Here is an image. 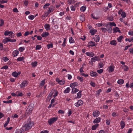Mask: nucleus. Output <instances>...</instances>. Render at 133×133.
<instances>
[{"label": "nucleus", "instance_id": "obj_1", "mask_svg": "<svg viewBox=\"0 0 133 133\" xmlns=\"http://www.w3.org/2000/svg\"><path fill=\"white\" fill-rule=\"evenodd\" d=\"M26 123L23 126L25 128V130H28L31 129L32 127L33 124L30 121H27L26 122Z\"/></svg>", "mask_w": 133, "mask_h": 133}, {"label": "nucleus", "instance_id": "obj_2", "mask_svg": "<svg viewBox=\"0 0 133 133\" xmlns=\"http://www.w3.org/2000/svg\"><path fill=\"white\" fill-rule=\"evenodd\" d=\"M4 34L5 36H7L9 35V36L11 37V38H13L14 37V35H13V34L14 35L12 31H9L7 30L5 32Z\"/></svg>", "mask_w": 133, "mask_h": 133}, {"label": "nucleus", "instance_id": "obj_3", "mask_svg": "<svg viewBox=\"0 0 133 133\" xmlns=\"http://www.w3.org/2000/svg\"><path fill=\"white\" fill-rule=\"evenodd\" d=\"M58 119V118L52 117L48 121V122L50 125H51L55 122Z\"/></svg>", "mask_w": 133, "mask_h": 133}, {"label": "nucleus", "instance_id": "obj_4", "mask_svg": "<svg viewBox=\"0 0 133 133\" xmlns=\"http://www.w3.org/2000/svg\"><path fill=\"white\" fill-rule=\"evenodd\" d=\"M56 81L61 85H63L65 83V81L64 80H60L59 78H57L56 80Z\"/></svg>", "mask_w": 133, "mask_h": 133}, {"label": "nucleus", "instance_id": "obj_5", "mask_svg": "<svg viewBox=\"0 0 133 133\" xmlns=\"http://www.w3.org/2000/svg\"><path fill=\"white\" fill-rule=\"evenodd\" d=\"M83 103V101L81 100H78V102L76 103H75V106L77 107H78L80 105H82Z\"/></svg>", "mask_w": 133, "mask_h": 133}, {"label": "nucleus", "instance_id": "obj_6", "mask_svg": "<svg viewBox=\"0 0 133 133\" xmlns=\"http://www.w3.org/2000/svg\"><path fill=\"white\" fill-rule=\"evenodd\" d=\"M27 81H24L20 85V87L21 88L25 87L27 85Z\"/></svg>", "mask_w": 133, "mask_h": 133}, {"label": "nucleus", "instance_id": "obj_7", "mask_svg": "<svg viewBox=\"0 0 133 133\" xmlns=\"http://www.w3.org/2000/svg\"><path fill=\"white\" fill-rule=\"evenodd\" d=\"M99 56H95L91 58V62H95L96 61H98L99 60Z\"/></svg>", "mask_w": 133, "mask_h": 133}, {"label": "nucleus", "instance_id": "obj_8", "mask_svg": "<svg viewBox=\"0 0 133 133\" xmlns=\"http://www.w3.org/2000/svg\"><path fill=\"white\" fill-rule=\"evenodd\" d=\"M106 27H108V29H107V31L108 32L110 33H111L112 32V27L111 26L109 25L108 24L106 25Z\"/></svg>", "mask_w": 133, "mask_h": 133}, {"label": "nucleus", "instance_id": "obj_9", "mask_svg": "<svg viewBox=\"0 0 133 133\" xmlns=\"http://www.w3.org/2000/svg\"><path fill=\"white\" fill-rule=\"evenodd\" d=\"M99 114V111L96 110L93 112V115L94 117H97L98 116Z\"/></svg>", "mask_w": 133, "mask_h": 133}, {"label": "nucleus", "instance_id": "obj_10", "mask_svg": "<svg viewBox=\"0 0 133 133\" xmlns=\"http://www.w3.org/2000/svg\"><path fill=\"white\" fill-rule=\"evenodd\" d=\"M21 73L20 72H17L16 71H15L12 73V75L15 77H16L18 75H20Z\"/></svg>", "mask_w": 133, "mask_h": 133}, {"label": "nucleus", "instance_id": "obj_11", "mask_svg": "<svg viewBox=\"0 0 133 133\" xmlns=\"http://www.w3.org/2000/svg\"><path fill=\"white\" fill-rule=\"evenodd\" d=\"M113 33H115L116 32H118L119 33L121 32L120 30H119V28L118 27H116L113 29Z\"/></svg>", "mask_w": 133, "mask_h": 133}, {"label": "nucleus", "instance_id": "obj_12", "mask_svg": "<svg viewBox=\"0 0 133 133\" xmlns=\"http://www.w3.org/2000/svg\"><path fill=\"white\" fill-rule=\"evenodd\" d=\"M90 75L92 77H96L98 76V74L96 72L93 71H91L90 72Z\"/></svg>", "mask_w": 133, "mask_h": 133}, {"label": "nucleus", "instance_id": "obj_13", "mask_svg": "<svg viewBox=\"0 0 133 133\" xmlns=\"http://www.w3.org/2000/svg\"><path fill=\"white\" fill-rule=\"evenodd\" d=\"M79 18L81 21L82 22L84 21L85 20V16L83 14H82L80 15Z\"/></svg>", "mask_w": 133, "mask_h": 133}, {"label": "nucleus", "instance_id": "obj_14", "mask_svg": "<svg viewBox=\"0 0 133 133\" xmlns=\"http://www.w3.org/2000/svg\"><path fill=\"white\" fill-rule=\"evenodd\" d=\"M86 54L87 56L92 57L95 55L94 53L93 52H87L86 53Z\"/></svg>", "mask_w": 133, "mask_h": 133}, {"label": "nucleus", "instance_id": "obj_15", "mask_svg": "<svg viewBox=\"0 0 133 133\" xmlns=\"http://www.w3.org/2000/svg\"><path fill=\"white\" fill-rule=\"evenodd\" d=\"M49 35V33L47 32H43L41 35V36L44 37H45L48 36Z\"/></svg>", "mask_w": 133, "mask_h": 133}, {"label": "nucleus", "instance_id": "obj_16", "mask_svg": "<svg viewBox=\"0 0 133 133\" xmlns=\"http://www.w3.org/2000/svg\"><path fill=\"white\" fill-rule=\"evenodd\" d=\"M101 118L98 117L96 118L93 121V123H98L100 122Z\"/></svg>", "mask_w": 133, "mask_h": 133}, {"label": "nucleus", "instance_id": "obj_17", "mask_svg": "<svg viewBox=\"0 0 133 133\" xmlns=\"http://www.w3.org/2000/svg\"><path fill=\"white\" fill-rule=\"evenodd\" d=\"M78 91L79 90L78 89L75 88H73L72 89L71 93L72 94L75 93Z\"/></svg>", "mask_w": 133, "mask_h": 133}, {"label": "nucleus", "instance_id": "obj_18", "mask_svg": "<svg viewBox=\"0 0 133 133\" xmlns=\"http://www.w3.org/2000/svg\"><path fill=\"white\" fill-rule=\"evenodd\" d=\"M8 42H9V39L8 38H6L3 39L2 41V42L4 44Z\"/></svg>", "mask_w": 133, "mask_h": 133}, {"label": "nucleus", "instance_id": "obj_19", "mask_svg": "<svg viewBox=\"0 0 133 133\" xmlns=\"http://www.w3.org/2000/svg\"><path fill=\"white\" fill-rule=\"evenodd\" d=\"M34 107V105L33 104H30L28 108L32 111Z\"/></svg>", "mask_w": 133, "mask_h": 133}, {"label": "nucleus", "instance_id": "obj_20", "mask_svg": "<svg viewBox=\"0 0 133 133\" xmlns=\"http://www.w3.org/2000/svg\"><path fill=\"white\" fill-rule=\"evenodd\" d=\"M19 53V52L17 50H15L14 51L13 53L12 54L14 55V57H15L17 56Z\"/></svg>", "mask_w": 133, "mask_h": 133}, {"label": "nucleus", "instance_id": "obj_21", "mask_svg": "<svg viewBox=\"0 0 133 133\" xmlns=\"http://www.w3.org/2000/svg\"><path fill=\"white\" fill-rule=\"evenodd\" d=\"M120 125H121V129H123L125 126V122L124 121H122L121 122Z\"/></svg>", "mask_w": 133, "mask_h": 133}, {"label": "nucleus", "instance_id": "obj_22", "mask_svg": "<svg viewBox=\"0 0 133 133\" xmlns=\"http://www.w3.org/2000/svg\"><path fill=\"white\" fill-rule=\"evenodd\" d=\"M99 124H97L93 125L92 126V130H95L96 128L98 126Z\"/></svg>", "mask_w": 133, "mask_h": 133}, {"label": "nucleus", "instance_id": "obj_23", "mask_svg": "<svg viewBox=\"0 0 133 133\" xmlns=\"http://www.w3.org/2000/svg\"><path fill=\"white\" fill-rule=\"evenodd\" d=\"M97 31V30H90V32L92 35H94L95 33Z\"/></svg>", "mask_w": 133, "mask_h": 133}, {"label": "nucleus", "instance_id": "obj_24", "mask_svg": "<svg viewBox=\"0 0 133 133\" xmlns=\"http://www.w3.org/2000/svg\"><path fill=\"white\" fill-rule=\"evenodd\" d=\"M110 44L111 45L115 46L117 43H116V41L115 40H113L110 42Z\"/></svg>", "mask_w": 133, "mask_h": 133}, {"label": "nucleus", "instance_id": "obj_25", "mask_svg": "<svg viewBox=\"0 0 133 133\" xmlns=\"http://www.w3.org/2000/svg\"><path fill=\"white\" fill-rule=\"evenodd\" d=\"M31 110L27 108L26 112V115H27V114H27L28 115H29L31 113Z\"/></svg>", "mask_w": 133, "mask_h": 133}, {"label": "nucleus", "instance_id": "obj_26", "mask_svg": "<svg viewBox=\"0 0 133 133\" xmlns=\"http://www.w3.org/2000/svg\"><path fill=\"white\" fill-rule=\"evenodd\" d=\"M86 8V7L85 6H82L80 8V10L82 12L84 11Z\"/></svg>", "mask_w": 133, "mask_h": 133}, {"label": "nucleus", "instance_id": "obj_27", "mask_svg": "<svg viewBox=\"0 0 133 133\" xmlns=\"http://www.w3.org/2000/svg\"><path fill=\"white\" fill-rule=\"evenodd\" d=\"M109 69V72H112L114 71V69L112 66H110L108 67Z\"/></svg>", "mask_w": 133, "mask_h": 133}, {"label": "nucleus", "instance_id": "obj_28", "mask_svg": "<svg viewBox=\"0 0 133 133\" xmlns=\"http://www.w3.org/2000/svg\"><path fill=\"white\" fill-rule=\"evenodd\" d=\"M124 81L122 79H119L117 81V83L120 84H122L123 83Z\"/></svg>", "mask_w": 133, "mask_h": 133}, {"label": "nucleus", "instance_id": "obj_29", "mask_svg": "<svg viewBox=\"0 0 133 133\" xmlns=\"http://www.w3.org/2000/svg\"><path fill=\"white\" fill-rule=\"evenodd\" d=\"M45 28L46 30H49L50 29V25L49 24H45L44 25Z\"/></svg>", "mask_w": 133, "mask_h": 133}, {"label": "nucleus", "instance_id": "obj_30", "mask_svg": "<svg viewBox=\"0 0 133 133\" xmlns=\"http://www.w3.org/2000/svg\"><path fill=\"white\" fill-rule=\"evenodd\" d=\"M24 59V57H19L17 58V61H23Z\"/></svg>", "mask_w": 133, "mask_h": 133}, {"label": "nucleus", "instance_id": "obj_31", "mask_svg": "<svg viewBox=\"0 0 133 133\" xmlns=\"http://www.w3.org/2000/svg\"><path fill=\"white\" fill-rule=\"evenodd\" d=\"M70 90V88L69 87H68L64 91V92L65 93H68L69 92V91Z\"/></svg>", "mask_w": 133, "mask_h": 133}, {"label": "nucleus", "instance_id": "obj_32", "mask_svg": "<svg viewBox=\"0 0 133 133\" xmlns=\"http://www.w3.org/2000/svg\"><path fill=\"white\" fill-rule=\"evenodd\" d=\"M121 15L123 18H124L126 17V14L124 11H122Z\"/></svg>", "mask_w": 133, "mask_h": 133}, {"label": "nucleus", "instance_id": "obj_33", "mask_svg": "<svg viewBox=\"0 0 133 133\" xmlns=\"http://www.w3.org/2000/svg\"><path fill=\"white\" fill-rule=\"evenodd\" d=\"M37 63V62L35 61L34 62H32L31 64L32 65L33 67H35L36 66Z\"/></svg>", "mask_w": 133, "mask_h": 133}, {"label": "nucleus", "instance_id": "obj_34", "mask_svg": "<svg viewBox=\"0 0 133 133\" xmlns=\"http://www.w3.org/2000/svg\"><path fill=\"white\" fill-rule=\"evenodd\" d=\"M26 130H25V128L23 126L21 128V129H20V132H21V133H22L23 131H26Z\"/></svg>", "mask_w": 133, "mask_h": 133}, {"label": "nucleus", "instance_id": "obj_35", "mask_svg": "<svg viewBox=\"0 0 133 133\" xmlns=\"http://www.w3.org/2000/svg\"><path fill=\"white\" fill-rule=\"evenodd\" d=\"M69 41V42L70 43H73L75 42L74 39H73L72 38V37H70Z\"/></svg>", "mask_w": 133, "mask_h": 133}, {"label": "nucleus", "instance_id": "obj_36", "mask_svg": "<svg viewBox=\"0 0 133 133\" xmlns=\"http://www.w3.org/2000/svg\"><path fill=\"white\" fill-rule=\"evenodd\" d=\"M123 37L122 36H120L119 37L117 38V40L119 42H121L122 39L123 38Z\"/></svg>", "mask_w": 133, "mask_h": 133}, {"label": "nucleus", "instance_id": "obj_37", "mask_svg": "<svg viewBox=\"0 0 133 133\" xmlns=\"http://www.w3.org/2000/svg\"><path fill=\"white\" fill-rule=\"evenodd\" d=\"M90 44V46H96L95 44V42H92V41H90L89 42Z\"/></svg>", "mask_w": 133, "mask_h": 133}, {"label": "nucleus", "instance_id": "obj_38", "mask_svg": "<svg viewBox=\"0 0 133 133\" xmlns=\"http://www.w3.org/2000/svg\"><path fill=\"white\" fill-rule=\"evenodd\" d=\"M54 6H51L49 8V10L50 12H52L54 10Z\"/></svg>", "mask_w": 133, "mask_h": 133}, {"label": "nucleus", "instance_id": "obj_39", "mask_svg": "<svg viewBox=\"0 0 133 133\" xmlns=\"http://www.w3.org/2000/svg\"><path fill=\"white\" fill-rule=\"evenodd\" d=\"M12 101L11 100L7 101H4L3 102L5 103H12Z\"/></svg>", "mask_w": 133, "mask_h": 133}, {"label": "nucleus", "instance_id": "obj_40", "mask_svg": "<svg viewBox=\"0 0 133 133\" xmlns=\"http://www.w3.org/2000/svg\"><path fill=\"white\" fill-rule=\"evenodd\" d=\"M53 45L52 44H48L47 46L48 49H49L50 48H52L53 47Z\"/></svg>", "mask_w": 133, "mask_h": 133}, {"label": "nucleus", "instance_id": "obj_41", "mask_svg": "<svg viewBox=\"0 0 133 133\" xmlns=\"http://www.w3.org/2000/svg\"><path fill=\"white\" fill-rule=\"evenodd\" d=\"M95 36L96 37V38L97 39L95 41V42H98L99 41L100 38L99 36L98 35H96Z\"/></svg>", "mask_w": 133, "mask_h": 133}, {"label": "nucleus", "instance_id": "obj_42", "mask_svg": "<svg viewBox=\"0 0 133 133\" xmlns=\"http://www.w3.org/2000/svg\"><path fill=\"white\" fill-rule=\"evenodd\" d=\"M77 78L78 79H79L80 81L81 82H83V77H80L79 76H78L77 77Z\"/></svg>", "mask_w": 133, "mask_h": 133}, {"label": "nucleus", "instance_id": "obj_43", "mask_svg": "<svg viewBox=\"0 0 133 133\" xmlns=\"http://www.w3.org/2000/svg\"><path fill=\"white\" fill-rule=\"evenodd\" d=\"M98 66H99V68H100L103 67V65L102 62H100L98 64Z\"/></svg>", "mask_w": 133, "mask_h": 133}, {"label": "nucleus", "instance_id": "obj_44", "mask_svg": "<svg viewBox=\"0 0 133 133\" xmlns=\"http://www.w3.org/2000/svg\"><path fill=\"white\" fill-rule=\"evenodd\" d=\"M109 25L111 26V27H112V26H116V24L114 22H110Z\"/></svg>", "mask_w": 133, "mask_h": 133}, {"label": "nucleus", "instance_id": "obj_45", "mask_svg": "<svg viewBox=\"0 0 133 133\" xmlns=\"http://www.w3.org/2000/svg\"><path fill=\"white\" fill-rule=\"evenodd\" d=\"M42 47V46L41 45H36V50H39Z\"/></svg>", "mask_w": 133, "mask_h": 133}, {"label": "nucleus", "instance_id": "obj_46", "mask_svg": "<svg viewBox=\"0 0 133 133\" xmlns=\"http://www.w3.org/2000/svg\"><path fill=\"white\" fill-rule=\"evenodd\" d=\"M25 48L24 47H20L18 49V50L21 52H23Z\"/></svg>", "mask_w": 133, "mask_h": 133}, {"label": "nucleus", "instance_id": "obj_47", "mask_svg": "<svg viewBox=\"0 0 133 133\" xmlns=\"http://www.w3.org/2000/svg\"><path fill=\"white\" fill-rule=\"evenodd\" d=\"M0 21L1 24H0V26H2L4 25V20L2 19H1Z\"/></svg>", "mask_w": 133, "mask_h": 133}, {"label": "nucleus", "instance_id": "obj_48", "mask_svg": "<svg viewBox=\"0 0 133 133\" xmlns=\"http://www.w3.org/2000/svg\"><path fill=\"white\" fill-rule=\"evenodd\" d=\"M50 5V4L49 3H46L43 6V8L44 9H45L47 7V6H48Z\"/></svg>", "mask_w": 133, "mask_h": 133}, {"label": "nucleus", "instance_id": "obj_49", "mask_svg": "<svg viewBox=\"0 0 133 133\" xmlns=\"http://www.w3.org/2000/svg\"><path fill=\"white\" fill-rule=\"evenodd\" d=\"M45 80L44 79L42 81L41 83H40V85L41 86H43L45 84Z\"/></svg>", "mask_w": 133, "mask_h": 133}, {"label": "nucleus", "instance_id": "obj_50", "mask_svg": "<svg viewBox=\"0 0 133 133\" xmlns=\"http://www.w3.org/2000/svg\"><path fill=\"white\" fill-rule=\"evenodd\" d=\"M103 70L102 69H101L97 71V72L99 74H101L103 72Z\"/></svg>", "mask_w": 133, "mask_h": 133}, {"label": "nucleus", "instance_id": "obj_51", "mask_svg": "<svg viewBox=\"0 0 133 133\" xmlns=\"http://www.w3.org/2000/svg\"><path fill=\"white\" fill-rule=\"evenodd\" d=\"M113 17L112 16H110L108 18V19L109 21H112L113 20Z\"/></svg>", "mask_w": 133, "mask_h": 133}, {"label": "nucleus", "instance_id": "obj_52", "mask_svg": "<svg viewBox=\"0 0 133 133\" xmlns=\"http://www.w3.org/2000/svg\"><path fill=\"white\" fill-rule=\"evenodd\" d=\"M3 59L4 61L6 62L9 60V59L6 57H3Z\"/></svg>", "mask_w": 133, "mask_h": 133}, {"label": "nucleus", "instance_id": "obj_53", "mask_svg": "<svg viewBox=\"0 0 133 133\" xmlns=\"http://www.w3.org/2000/svg\"><path fill=\"white\" fill-rule=\"evenodd\" d=\"M34 16L33 15H31L28 17L29 19L31 20H32L34 18Z\"/></svg>", "mask_w": 133, "mask_h": 133}, {"label": "nucleus", "instance_id": "obj_54", "mask_svg": "<svg viewBox=\"0 0 133 133\" xmlns=\"http://www.w3.org/2000/svg\"><path fill=\"white\" fill-rule=\"evenodd\" d=\"M76 6H72L71 7V10L72 11H74L75 10Z\"/></svg>", "mask_w": 133, "mask_h": 133}, {"label": "nucleus", "instance_id": "obj_55", "mask_svg": "<svg viewBox=\"0 0 133 133\" xmlns=\"http://www.w3.org/2000/svg\"><path fill=\"white\" fill-rule=\"evenodd\" d=\"M0 2L1 3H6L7 2V1L6 0L4 1V0H0Z\"/></svg>", "mask_w": 133, "mask_h": 133}, {"label": "nucleus", "instance_id": "obj_56", "mask_svg": "<svg viewBox=\"0 0 133 133\" xmlns=\"http://www.w3.org/2000/svg\"><path fill=\"white\" fill-rule=\"evenodd\" d=\"M8 66L7 65H5L3 66L1 68V69H8Z\"/></svg>", "mask_w": 133, "mask_h": 133}, {"label": "nucleus", "instance_id": "obj_57", "mask_svg": "<svg viewBox=\"0 0 133 133\" xmlns=\"http://www.w3.org/2000/svg\"><path fill=\"white\" fill-rule=\"evenodd\" d=\"M3 44L1 43H0V50H3Z\"/></svg>", "mask_w": 133, "mask_h": 133}, {"label": "nucleus", "instance_id": "obj_58", "mask_svg": "<svg viewBox=\"0 0 133 133\" xmlns=\"http://www.w3.org/2000/svg\"><path fill=\"white\" fill-rule=\"evenodd\" d=\"M90 84V85L93 87H95V84L94 82H91Z\"/></svg>", "mask_w": 133, "mask_h": 133}, {"label": "nucleus", "instance_id": "obj_59", "mask_svg": "<svg viewBox=\"0 0 133 133\" xmlns=\"http://www.w3.org/2000/svg\"><path fill=\"white\" fill-rule=\"evenodd\" d=\"M64 111L61 110H59L58 111V113L59 114H64Z\"/></svg>", "mask_w": 133, "mask_h": 133}, {"label": "nucleus", "instance_id": "obj_60", "mask_svg": "<svg viewBox=\"0 0 133 133\" xmlns=\"http://www.w3.org/2000/svg\"><path fill=\"white\" fill-rule=\"evenodd\" d=\"M101 29L102 30V31L104 32H105L107 31V29L105 28H102Z\"/></svg>", "mask_w": 133, "mask_h": 133}, {"label": "nucleus", "instance_id": "obj_61", "mask_svg": "<svg viewBox=\"0 0 133 133\" xmlns=\"http://www.w3.org/2000/svg\"><path fill=\"white\" fill-rule=\"evenodd\" d=\"M68 2L70 4H71L72 2L73 3H75V1L74 0H69L68 1Z\"/></svg>", "mask_w": 133, "mask_h": 133}, {"label": "nucleus", "instance_id": "obj_62", "mask_svg": "<svg viewBox=\"0 0 133 133\" xmlns=\"http://www.w3.org/2000/svg\"><path fill=\"white\" fill-rule=\"evenodd\" d=\"M13 11L14 12H18V11L16 8H14L13 9Z\"/></svg>", "mask_w": 133, "mask_h": 133}, {"label": "nucleus", "instance_id": "obj_63", "mask_svg": "<svg viewBox=\"0 0 133 133\" xmlns=\"http://www.w3.org/2000/svg\"><path fill=\"white\" fill-rule=\"evenodd\" d=\"M24 4L26 6L28 3V2L27 1H25L24 3Z\"/></svg>", "mask_w": 133, "mask_h": 133}, {"label": "nucleus", "instance_id": "obj_64", "mask_svg": "<svg viewBox=\"0 0 133 133\" xmlns=\"http://www.w3.org/2000/svg\"><path fill=\"white\" fill-rule=\"evenodd\" d=\"M22 35L21 32L18 33L17 34L16 36L17 37H19L22 36Z\"/></svg>", "mask_w": 133, "mask_h": 133}]
</instances>
